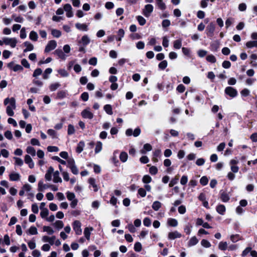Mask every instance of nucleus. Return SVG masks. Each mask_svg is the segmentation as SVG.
<instances>
[{
	"label": "nucleus",
	"mask_w": 257,
	"mask_h": 257,
	"mask_svg": "<svg viewBox=\"0 0 257 257\" xmlns=\"http://www.w3.org/2000/svg\"><path fill=\"white\" fill-rule=\"evenodd\" d=\"M201 244L204 246V247H206V248H208V247H210L211 246V243H210V242L206 240V239H203L201 241Z\"/></svg>",
	"instance_id": "48"
},
{
	"label": "nucleus",
	"mask_w": 257,
	"mask_h": 257,
	"mask_svg": "<svg viewBox=\"0 0 257 257\" xmlns=\"http://www.w3.org/2000/svg\"><path fill=\"white\" fill-rule=\"evenodd\" d=\"M3 42L5 45H10L12 48H15L18 42L17 39L15 38H4L3 39Z\"/></svg>",
	"instance_id": "4"
},
{
	"label": "nucleus",
	"mask_w": 257,
	"mask_h": 257,
	"mask_svg": "<svg viewBox=\"0 0 257 257\" xmlns=\"http://www.w3.org/2000/svg\"><path fill=\"white\" fill-rule=\"evenodd\" d=\"M80 98L84 101H86L88 100L89 98V94L87 92H83L80 96Z\"/></svg>",
	"instance_id": "61"
},
{
	"label": "nucleus",
	"mask_w": 257,
	"mask_h": 257,
	"mask_svg": "<svg viewBox=\"0 0 257 257\" xmlns=\"http://www.w3.org/2000/svg\"><path fill=\"white\" fill-rule=\"evenodd\" d=\"M153 9L154 7L152 5L148 4L145 6L143 14L146 17H149L153 12Z\"/></svg>",
	"instance_id": "8"
},
{
	"label": "nucleus",
	"mask_w": 257,
	"mask_h": 257,
	"mask_svg": "<svg viewBox=\"0 0 257 257\" xmlns=\"http://www.w3.org/2000/svg\"><path fill=\"white\" fill-rule=\"evenodd\" d=\"M67 92L65 90H60L57 92L56 98L61 99L66 97Z\"/></svg>",
	"instance_id": "26"
},
{
	"label": "nucleus",
	"mask_w": 257,
	"mask_h": 257,
	"mask_svg": "<svg viewBox=\"0 0 257 257\" xmlns=\"http://www.w3.org/2000/svg\"><path fill=\"white\" fill-rule=\"evenodd\" d=\"M43 231L47 232L49 235H51L54 233V230L52 228L48 226H44L43 227Z\"/></svg>",
	"instance_id": "47"
},
{
	"label": "nucleus",
	"mask_w": 257,
	"mask_h": 257,
	"mask_svg": "<svg viewBox=\"0 0 257 257\" xmlns=\"http://www.w3.org/2000/svg\"><path fill=\"white\" fill-rule=\"evenodd\" d=\"M48 185H46V184H43V182L41 180L38 183V190L40 192H42V191H43V190L44 189H45L46 188H48L47 187V186Z\"/></svg>",
	"instance_id": "29"
},
{
	"label": "nucleus",
	"mask_w": 257,
	"mask_h": 257,
	"mask_svg": "<svg viewBox=\"0 0 257 257\" xmlns=\"http://www.w3.org/2000/svg\"><path fill=\"white\" fill-rule=\"evenodd\" d=\"M137 20H138L139 24L141 26H144L146 23L145 19L141 16H138L137 17Z\"/></svg>",
	"instance_id": "44"
},
{
	"label": "nucleus",
	"mask_w": 257,
	"mask_h": 257,
	"mask_svg": "<svg viewBox=\"0 0 257 257\" xmlns=\"http://www.w3.org/2000/svg\"><path fill=\"white\" fill-rule=\"evenodd\" d=\"M90 43V39L87 35H84L81 39L78 41V44H82L83 46H86Z\"/></svg>",
	"instance_id": "11"
},
{
	"label": "nucleus",
	"mask_w": 257,
	"mask_h": 257,
	"mask_svg": "<svg viewBox=\"0 0 257 257\" xmlns=\"http://www.w3.org/2000/svg\"><path fill=\"white\" fill-rule=\"evenodd\" d=\"M176 90L179 93H183L185 90V87L183 84H180L177 87Z\"/></svg>",
	"instance_id": "64"
},
{
	"label": "nucleus",
	"mask_w": 257,
	"mask_h": 257,
	"mask_svg": "<svg viewBox=\"0 0 257 257\" xmlns=\"http://www.w3.org/2000/svg\"><path fill=\"white\" fill-rule=\"evenodd\" d=\"M146 191L143 188H140L138 189V194L139 195L142 197H144L146 195Z\"/></svg>",
	"instance_id": "54"
},
{
	"label": "nucleus",
	"mask_w": 257,
	"mask_h": 257,
	"mask_svg": "<svg viewBox=\"0 0 257 257\" xmlns=\"http://www.w3.org/2000/svg\"><path fill=\"white\" fill-rule=\"evenodd\" d=\"M198 242V239L195 236L192 237L188 242V246H192L196 245Z\"/></svg>",
	"instance_id": "22"
},
{
	"label": "nucleus",
	"mask_w": 257,
	"mask_h": 257,
	"mask_svg": "<svg viewBox=\"0 0 257 257\" xmlns=\"http://www.w3.org/2000/svg\"><path fill=\"white\" fill-rule=\"evenodd\" d=\"M26 152L28 154L31 155L32 156L36 155V150L33 147H28L26 149Z\"/></svg>",
	"instance_id": "36"
},
{
	"label": "nucleus",
	"mask_w": 257,
	"mask_h": 257,
	"mask_svg": "<svg viewBox=\"0 0 257 257\" xmlns=\"http://www.w3.org/2000/svg\"><path fill=\"white\" fill-rule=\"evenodd\" d=\"M128 158V155L127 153L125 152H121L119 155V159L120 160L123 162H125Z\"/></svg>",
	"instance_id": "27"
},
{
	"label": "nucleus",
	"mask_w": 257,
	"mask_h": 257,
	"mask_svg": "<svg viewBox=\"0 0 257 257\" xmlns=\"http://www.w3.org/2000/svg\"><path fill=\"white\" fill-rule=\"evenodd\" d=\"M216 211L221 215H224L225 211L226 208L225 206L223 204H219L216 206Z\"/></svg>",
	"instance_id": "14"
},
{
	"label": "nucleus",
	"mask_w": 257,
	"mask_h": 257,
	"mask_svg": "<svg viewBox=\"0 0 257 257\" xmlns=\"http://www.w3.org/2000/svg\"><path fill=\"white\" fill-rule=\"evenodd\" d=\"M81 116L85 118L92 119L93 117V114L90 111L84 109L81 112Z\"/></svg>",
	"instance_id": "9"
},
{
	"label": "nucleus",
	"mask_w": 257,
	"mask_h": 257,
	"mask_svg": "<svg viewBox=\"0 0 257 257\" xmlns=\"http://www.w3.org/2000/svg\"><path fill=\"white\" fill-rule=\"evenodd\" d=\"M51 34L56 38H59L61 36V32L57 29H53L51 31Z\"/></svg>",
	"instance_id": "39"
},
{
	"label": "nucleus",
	"mask_w": 257,
	"mask_h": 257,
	"mask_svg": "<svg viewBox=\"0 0 257 257\" xmlns=\"http://www.w3.org/2000/svg\"><path fill=\"white\" fill-rule=\"evenodd\" d=\"M9 103H10L11 106H8L6 108V112L7 114L10 116H13L14 115V112L13 111V109H16V99L14 97H11L9 98V97L6 98L4 101V103L5 105H7Z\"/></svg>",
	"instance_id": "1"
},
{
	"label": "nucleus",
	"mask_w": 257,
	"mask_h": 257,
	"mask_svg": "<svg viewBox=\"0 0 257 257\" xmlns=\"http://www.w3.org/2000/svg\"><path fill=\"white\" fill-rule=\"evenodd\" d=\"M49 214V210L47 208H44L40 212L41 217L42 218H46Z\"/></svg>",
	"instance_id": "49"
},
{
	"label": "nucleus",
	"mask_w": 257,
	"mask_h": 257,
	"mask_svg": "<svg viewBox=\"0 0 257 257\" xmlns=\"http://www.w3.org/2000/svg\"><path fill=\"white\" fill-rule=\"evenodd\" d=\"M208 183V179L206 176H203L200 179V183L202 186L206 185Z\"/></svg>",
	"instance_id": "52"
},
{
	"label": "nucleus",
	"mask_w": 257,
	"mask_h": 257,
	"mask_svg": "<svg viewBox=\"0 0 257 257\" xmlns=\"http://www.w3.org/2000/svg\"><path fill=\"white\" fill-rule=\"evenodd\" d=\"M161 207V203L158 201H156L153 202L152 204V208L155 210L158 211Z\"/></svg>",
	"instance_id": "35"
},
{
	"label": "nucleus",
	"mask_w": 257,
	"mask_h": 257,
	"mask_svg": "<svg viewBox=\"0 0 257 257\" xmlns=\"http://www.w3.org/2000/svg\"><path fill=\"white\" fill-rule=\"evenodd\" d=\"M215 29V25L213 22H210L207 26L206 29V34L208 37H212L214 35V32Z\"/></svg>",
	"instance_id": "3"
},
{
	"label": "nucleus",
	"mask_w": 257,
	"mask_h": 257,
	"mask_svg": "<svg viewBox=\"0 0 257 257\" xmlns=\"http://www.w3.org/2000/svg\"><path fill=\"white\" fill-rule=\"evenodd\" d=\"M158 171V168L156 166H153L149 168V172L152 175L157 174Z\"/></svg>",
	"instance_id": "53"
},
{
	"label": "nucleus",
	"mask_w": 257,
	"mask_h": 257,
	"mask_svg": "<svg viewBox=\"0 0 257 257\" xmlns=\"http://www.w3.org/2000/svg\"><path fill=\"white\" fill-rule=\"evenodd\" d=\"M152 150V146L150 144H145L143 147V150L141 151L142 154H146V152L151 151Z\"/></svg>",
	"instance_id": "23"
},
{
	"label": "nucleus",
	"mask_w": 257,
	"mask_h": 257,
	"mask_svg": "<svg viewBox=\"0 0 257 257\" xmlns=\"http://www.w3.org/2000/svg\"><path fill=\"white\" fill-rule=\"evenodd\" d=\"M168 224L171 227H176L178 225V221L174 218H169L167 221Z\"/></svg>",
	"instance_id": "25"
},
{
	"label": "nucleus",
	"mask_w": 257,
	"mask_h": 257,
	"mask_svg": "<svg viewBox=\"0 0 257 257\" xmlns=\"http://www.w3.org/2000/svg\"><path fill=\"white\" fill-rule=\"evenodd\" d=\"M168 65V63L166 60L162 61L158 65V67L161 70H164Z\"/></svg>",
	"instance_id": "41"
},
{
	"label": "nucleus",
	"mask_w": 257,
	"mask_h": 257,
	"mask_svg": "<svg viewBox=\"0 0 257 257\" xmlns=\"http://www.w3.org/2000/svg\"><path fill=\"white\" fill-rule=\"evenodd\" d=\"M85 146V143L83 141H80L77 144V146L76 148V153L80 154L81 153L83 150V148Z\"/></svg>",
	"instance_id": "13"
},
{
	"label": "nucleus",
	"mask_w": 257,
	"mask_h": 257,
	"mask_svg": "<svg viewBox=\"0 0 257 257\" xmlns=\"http://www.w3.org/2000/svg\"><path fill=\"white\" fill-rule=\"evenodd\" d=\"M7 67L11 70H13L15 72H17L18 71H22L23 70V67L21 65L19 64L15 65V63L14 61H12L7 64Z\"/></svg>",
	"instance_id": "5"
},
{
	"label": "nucleus",
	"mask_w": 257,
	"mask_h": 257,
	"mask_svg": "<svg viewBox=\"0 0 257 257\" xmlns=\"http://www.w3.org/2000/svg\"><path fill=\"white\" fill-rule=\"evenodd\" d=\"M58 72L62 77H67L68 76V73L64 69H60L58 70Z\"/></svg>",
	"instance_id": "62"
},
{
	"label": "nucleus",
	"mask_w": 257,
	"mask_h": 257,
	"mask_svg": "<svg viewBox=\"0 0 257 257\" xmlns=\"http://www.w3.org/2000/svg\"><path fill=\"white\" fill-rule=\"evenodd\" d=\"M156 3L159 8L161 10L166 9V6L163 0H156Z\"/></svg>",
	"instance_id": "32"
},
{
	"label": "nucleus",
	"mask_w": 257,
	"mask_h": 257,
	"mask_svg": "<svg viewBox=\"0 0 257 257\" xmlns=\"http://www.w3.org/2000/svg\"><path fill=\"white\" fill-rule=\"evenodd\" d=\"M234 19L233 18L230 17L226 19L225 21V27L226 29H228L233 23Z\"/></svg>",
	"instance_id": "46"
},
{
	"label": "nucleus",
	"mask_w": 257,
	"mask_h": 257,
	"mask_svg": "<svg viewBox=\"0 0 257 257\" xmlns=\"http://www.w3.org/2000/svg\"><path fill=\"white\" fill-rule=\"evenodd\" d=\"M240 94L242 97H247L249 95L250 91L247 88H244L240 91Z\"/></svg>",
	"instance_id": "56"
},
{
	"label": "nucleus",
	"mask_w": 257,
	"mask_h": 257,
	"mask_svg": "<svg viewBox=\"0 0 257 257\" xmlns=\"http://www.w3.org/2000/svg\"><path fill=\"white\" fill-rule=\"evenodd\" d=\"M60 86V84L59 83L56 82L51 84L49 86V88L51 91H54L56 90Z\"/></svg>",
	"instance_id": "50"
},
{
	"label": "nucleus",
	"mask_w": 257,
	"mask_h": 257,
	"mask_svg": "<svg viewBox=\"0 0 257 257\" xmlns=\"http://www.w3.org/2000/svg\"><path fill=\"white\" fill-rule=\"evenodd\" d=\"M102 148V143L100 141L97 142L95 149V153L97 154L99 153Z\"/></svg>",
	"instance_id": "40"
},
{
	"label": "nucleus",
	"mask_w": 257,
	"mask_h": 257,
	"mask_svg": "<svg viewBox=\"0 0 257 257\" xmlns=\"http://www.w3.org/2000/svg\"><path fill=\"white\" fill-rule=\"evenodd\" d=\"M142 181L144 183L148 184L152 181V178L148 175H145L143 177Z\"/></svg>",
	"instance_id": "45"
},
{
	"label": "nucleus",
	"mask_w": 257,
	"mask_h": 257,
	"mask_svg": "<svg viewBox=\"0 0 257 257\" xmlns=\"http://www.w3.org/2000/svg\"><path fill=\"white\" fill-rule=\"evenodd\" d=\"M219 47V43L218 41H215L210 44V49L212 51L216 52Z\"/></svg>",
	"instance_id": "21"
},
{
	"label": "nucleus",
	"mask_w": 257,
	"mask_h": 257,
	"mask_svg": "<svg viewBox=\"0 0 257 257\" xmlns=\"http://www.w3.org/2000/svg\"><path fill=\"white\" fill-rule=\"evenodd\" d=\"M42 73V70L40 68H37L34 70V72L33 74V76L34 77H37V76L40 75Z\"/></svg>",
	"instance_id": "60"
},
{
	"label": "nucleus",
	"mask_w": 257,
	"mask_h": 257,
	"mask_svg": "<svg viewBox=\"0 0 257 257\" xmlns=\"http://www.w3.org/2000/svg\"><path fill=\"white\" fill-rule=\"evenodd\" d=\"M52 72V69L51 68H47L43 74V78L44 79H48L49 76L48 75L51 74Z\"/></svg>",
	"instance_id": "37"
},
{
	"label": "nucleus",
	"mask_w": 257,
	"mask_h": 257,
	"mask_svg": "<svg viewBox=\"0 0 257 257\" xmlns=\"http://www.w3.org/2000/svg\"><path fill=\"white\" fill-rule=\"evenodd\" d=\"M181 236V234L177 231L170 232L168 234V238L171 240L175 239L176 238H180Z\"/></svg>",
	"instance_id": "10"
},
{
	"label": "nucleus",
	"mask_w": 257,
	"mask_h": 257,
	"mask_svg": "<svg viewBox=\"0 0 257 257\" xmlns=\"http://www.w3.org/2000/svg\"><path fill=\"white\" fill-rule=\"evenodd\" d=\"M88 183L90 185L92 186L94 192H97L98 191V188L96 184H95V180L94 178H90L88 179Z\"/></svg>",
	"instance_id": "24"
},
{
	"label": "nucleus",
	"mask_w": 257,
	"mask_h": 257,
	"mask_svg": "<svg viewBox=\"0 0 257 257\" xmlns=\"http://www.w3.org/2000/svg\"><path fill=\"white\" fill-rule=\"evenodd\" d=\"M53 225L54 227L58 230L62 229L64 226V223L63 221L61 220L56 221V222L54 223Z\"/></svg>",
	"instance_id": "31"
},
{
	"label": "nucleus",
	"mask_w": 257,
	"mask_h": 257,
	"mask_svg": "<svg viewBox=\"0 0 257 257\" xmlns=\"http://www.w3.org/2000/svg\"><path fill=\"white\" fill-rule=\"evenodd\" d=\"M206 59L208 62H210L211 63H214L216 61V59L215 57L212 54L207 56Z\"/></svg>",
	"instance_id": "42"
},
{
	"label": "nucleus",
	"mask_w": 257,
	"mask_h": 257,
	"mask_svg": "<svg viewBox=\"0 0 257 257\" xmlns=\"http://www.w3.org/2000/svg\"><path fill=\"white\" fill-rule=\"evenodd\" d=\"M224 93L231 98L236 97L238 94L237 90L231 86L226 87L224 90Z\"/></svg>",
	"instance_id": "2"
},
{
	"label": "nucleus",
	"mask_w": 257,
	"mask_h": 257,
	"mask_svg": "<svg viewBox=\"0 0 257 257\" xmlns=\"http://www.w3.org/2000/svg\"><path fill=\"white\" fill-rule=\"evenodd\" d=\"M57 46V43L55 40H50L48 42L46 45L44 52L48 53L56 48Z\"/></svg>",
	"instance_id": "7"
},
{
	"label": "nucleus",
	"mask_w": 257,
	"mask_h": 257,
	"mask_svg": "<svg viewBox=\"0 0 257 257\" xmlns=\"http://www.w3.org/2000/svg\"><path fill=\"white\" fill-rule=\"evenodd\" d=\"M75 27L79 30L83 31H87L88 26L86 24H80L77 23L75 24Z\"/></svg>",
	"instance_id": "12"
},
{
	"label": "nucleus",
	"mask_w": 257,
	"mask_h": 257,
	"mask_svg": "<svg viewBox=\"0 0 257 257\" xmlns=\"http://www.w3.org/2000/svg\"><path fill=\"white\" fill-rule=\"evenodd\" d=\"M93 230V228L92 227H87L84 228V234L85 238L88 240H89L90 239V234H91L90 231H92Z\"/></svg>",
	"instance_id": "15"
},
{
	"label": "nucleus",
	"mask_w": 257,
	"mask_h": 257,
	"mask_svg": "<svg viewBox=\"0 0 257 257\" xmlns=\"http://www.w3.org/2000/svg\"><path fill=\"white\" fill-rule=\"evenodd\" d=\"M28 232L31 235H36L38 234L37 228L34 226H32L28 230Z\"/></svg>",
	"instance_id": "43"
},
{
	"label": "nucleus",
	"mask_w": 257,
	"mask_h": 257,
	"mask_svg": "<svg viewBox=\"0 0 257 257\" xmlns=\"http://www.w3.org/2000/svg\"><path fill=\"white\" fill-rule=\"evenodd\" d=\"M239 237H240V235L238 234H234V235L233 234L230 236V240L233 242H236L240 239Z\"/></svg>",
	"instance_id": "63"
},
{
	"label": "nucleus",
	"mask_w": 257,
	"mask_h": 257,
	"mask_svg": "<svg viewBox=\"0 0 257 257\" xmlns=\"http://www.w3.org/2000/svg\"><path fill=\"white\" fill-rule=\"evenodd\" d=\"M103 109L106 113L109 115H111L113 113L112 110V106L110 104H106L104 106Z\"/></svg>",
	"instance_id": "28"
},
{
	"label": "nucleus",
	"mask_w": 257,
	"mask_h": 257,
	"mask_svg": "<svg viewBox=\"0 0 257 257\" xmlns=\"http://www.w3.org/2000/svg\"><path fill=\"white\" fill-rule=\"evenodd\" d=\"M192 226L191 224L188 223L184 227V232L186 233V234H190L191 231V228Z\"/></svg>",
	"instance_id": "58"
},
{
	"label": "nucleus",
	"mask_w": 257,
	"mask_h": 257,
	"mask_svg": "<svg viewBox=\"0 0 257 257\" xmlns=\"http://www.w3.org/2000/svg\"><path fill=\"white\" fill-rule=\"evenodd\" d=\"M218 248L221 250L224 251L227 248V243L226 241H221L218 244Z\"/></svg>",
	"instance_id": "33"
},
{
	"label": "nucleus",
	"mask_w": 257,
	"mask_h": 257,
	"mask_svg": "<svg viewBox=\"0 0 257 257\" xmlns=\"http://www.w3.org/2000/svg\"><path fill=\"white\" fill-rule=\"evenodd\" d=\"M54 54L59 57V58L62 60L66 59V56L61 49H57L54 51Z\"/></svg>",
	"instance_id": "18"
},
{
	"label": "nucleus",
	"mask_w": 257,
	"mask_h": 257,
	"mask_svg": "<svg viewBox=\"0 0 257 257\" xmlns=\"http://www.w3.org/2000/svg\"><path fill=\"white\" fill-rule=\"evenodd\" d=\"M66 196H67V198L68 200L69 201H71V200L75 199V195L74 193L73 192H70L69 191H67V192L66 193Z\"/></svg>",
	"instance_id": "59"
},
{
	"label": "nucleus",
	"mask_w": 257,
	"mask_h": 257,
	"mask_svg": "<svg viewBox=\"0 0 257 257\" xmlns=\"http://www.w3.org/2000/svg\"><path fill=\"white\" fill-rule=\"evenodd\" d=\"M9 178L12 181H16L20 179V175L17 173H12L9 175Z\"/></svg>",
	"instance_id": "19"
},
{
	"label": "nucleus",
	"mask_w": 257,
	"mask_h": 257,
	"mask_svg": "<svg viewBox=\"0 0 257 257\" xmlns=\"http://www.w3.org/2000/svg\"><path fill=\"white\" fill-rule=\"evenodd\" d=\"M29 38L31 40L36 41L38 40V34L36 32L32 31L30 33Z\"/></svg>",
	"instance_id": "38"
},
{
	"label": "nucleus",
	"mask_w": 257,
	"mask_h": 257,
	"mask_svg": "<svg viewBox=\"0 0 257 257\" xmlns=\"http://www.w3.org/2000/svg\"><path fill=\"white\" fill-rule=\"evenodd\" d=\"M73 228L76 235H81L82 229L81 228V222L78 220H75L73 222Z\"/></svg>",
	"instance_id": "6"
},
{
	"label": "nucleus",
	"mask_w": 257,
	"mask_h": 257,
	"mask_svg": "<svg viewBox=\"0 0 257 257\" xmlns=\"http://www.w3.org/2000/svg\"><path fill=\"white\" fill-rule=\"evenodd\" d=\"M142 249V245L140 242H137L134 245V249L136 251L139 252Z\"/></svg>",
	"instance_id": "57"
},
{
	"label": "nucleus",
	"mask_w": 257,
	"mask_h": 257,
	"mask_svg": "<svg viewBox=\"0 0 257 257\" xmlns=\"http://www.w3.org/2000/svg\"><path fill=\"white\" fill-rule=\"evenodd\" d=\"M245 45L248 48L257 47V41H250L246 43Z\"/></svg>",
	"instance_id": "30"
},
{
	"label": "nucleus",
	"mask_w": 257,
	"mask_h": 257,
	"mask_svg": "<svg viewBox=\"0 0 257 257\" xmlns=\"http://www.w3.org/2000/svg\"><path fill=\"white\" fill-rule=\"evenodd\" d=\"M220 199L223 202H227L229 200L230 197L226 192H223L220 193Z\"/></svg>",
	"instance_id": "20"
},
{
	"label": "nucleus",
	"mask_w": 257,
	"mask_h": 257,
	"mask_svg": "<svg viewBox=\"0 0 257 257\" xmlns=\"http://www.w3.org/2000/svg\"><path fill=\"white\" fill-rule=\"evenodd\" d=\"M23 45L26 47V48L24 50V52L32 51L34 49V46L28 41H26L23 43Z\"/></svg>",
	"instance_id": "16"
},
{
	"label": "nucleus",
	"mask_w": 257,
	"mask_h": 257,
	"mask_svg": "<svg viewBox=\"0 0 257 257\" xmlns=\"http://www.w3.org/2000/svg\"><path fill=\"white\" fill-rule=\"evenodd\" d=\"M62 181L61 178L59 176V172L56 171L53 173V182L54 183H61Z\"/></svg>",
	"instance_id": "17"
},
{
	"label": "nucleus",
	"mask_w": 257,
	"mask_h": 257,
	"mask_svg": "<svg viewBox=\"0 0 257 257\" xmlns=\"http://www.w3.org/2000/svg\"><path fill=\"white\" fill-rule=\"evenodd\" d=\"M75 133V128L74 126L72 124H69L68 126V131L67 134L68 135H71L74 134Z\"/></svg>",
	"instance_id": "51"
},
{
	"label": "nucleus",
	"mask_w": 257,
	"mask_h": 257,
	"mask_svg": "<svg viewBox=\"0 0 257 257\" xmlns=\"http://www.w3.org/2000/svg\"><path fill=\"white\" fill-rule=\"evenodd\" d=\"M174 48L176 49H179L182 46V41L180 39H178L174 41L173 43Z\"/></svg>",
	"instance_id": "34"
},
{
	"label": "nucleus",
	"mask_w": 257,
	"mask_h": 257,
	"mask_svg": "<svg viewBox=\"0 0 257 257\" xmlns=\"http://www.w3.org/2000/svg\"><path fill=\"white\" fill-rule=\"evenodd\" d=\"M178 180L179 177L177 176H176L174 178L172 179L169 184V186L170 187H173L175 184H176L178 183Z\"/></svg>",
	"instance_id": "55"
}]
</instances>
